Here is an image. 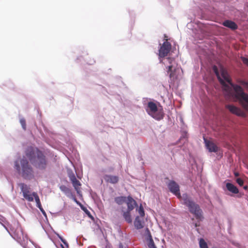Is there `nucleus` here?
Instances as JSON below:
<instances>
[{
	"label": "nucleus",
	"mask_w": 248,
	"mask_h": 248,
	"mask_svg": "<svg viewBox=\"0 0 248 248\" xmlns=\"http://www.w3.org/2000/svg\"><path fill=\"white\" fill-rule=\"evenodd\" d=\"M213 70L222 86L225 97L238 101L242 107L248 111V94L244 92L242 87L232 82L227 71L222 66L219 72L216 65L213 67Z\"/></svg>",
	"instance_id": "nucleus-1"
},
{
	"label": "nucleus",
	"mask_w": 248,
	"mask_h": 248,
	"mask_svg": "<svg viewBox=\"0 0 248 248\" xmlns=\"http://www.w3.org/2000/svg\"><path fill=\"white\" fill-rule=\"evenodd\" d=\"M168 187L171 192L178 198L182 199L183 204L188 207L189 212L195 216L197 219L201 221L203 219L202 211L200 206L195 203L187 194H183L181 197L179 186L174 181L170 182L168 184Z\"/></svg>",
	"instance_id": "nucleus-2"
},
{
	"label": "nucleus",
	"mask_w": 248,
	"mask_h": 248,
	"mask_svg": "<svg viewBox=\"0 0 248 248\" xmlns=\"http://www.w3.org/2000/svg\"><path fill=\"white\" fill-rule=\"evenodd\" d=\"M14 168L17 173L23 178L31 180L34 177V171L28 160L24 157L16 160L14 162Z\"/></svg>",
	"instance_id": "nucleus-3"
},
{
	"label": "nucleus",
	"mask_w": 248,
	"mask_h": 248,
	"mask_svg": "<svg viewBox=\"0 0 248 248\" xmlns=\"http://www.w3.org/2000/svg\"><path fill=\"white\" fill-rule=\"evenodd\" d=\"M21 190L23 193V197L28 202H33L34 198L36 203V206L40 209L43 213L45 214L41 203L39 197L37 193L33 192L32 193L30 192V187L24 183H20L19 185Z\"/></svg>",
	"instance_id": "nucleus-4"
},
{
	"label": "nucleus",
	"mask_w": 248,
	"mask_h": 248,
	"mask_svg": "<svg viewBox=\"0 0 248 248\" xmlns=\"http://www.w3.org/2000/svg\"><path fill=\"white\" fill-rule=\"evenodd\" d=\"M146 111L149 115L158 121L163 119L164 117L163 109L158 108L156 104L152 101L148 103Z\"/></svg>",
	"instance_id": "nucleus-5"
},
{
	"label": "nucleus",
	"mask_w": 248,
	"mask_h": 248,
	"mask_svg": "<svg viewBox=\"0 0 248 248\" xmlns=\"http://www.w3.org/2000/svg\"><path fill=\"white\" fill-rule=\"evenodd\" d=\"M160 62L162 63L166 66L167 73L169 74L170 78H175L174 71L172 70L173 63H175V59L173 58L168 57L159 59Z\"/></svg>",
	"instance_id": "nucleus-6"
},
{
	"label": "nucleus",
	"mask_w": 248,
	"mask_h": 248,
	"mask_svg": "<svg viewBox=\"0 0 248 248\" xmlns=\"http://www.w3.org/2000/svg\"><path fill=\"white\" fill-rule=\"evenodd\" d=\"M13 231V237L19 243L24 242L27 239V235L24 234L20 226L17 225Z\"/></svg>",
	"instance_id": "nucleus-7"
},
{
	"label": "nucleus",
	"mask_w": 248,
	"mask_h": 248,
	"mask_svg": "<svg viewBox=\"0 0 248 248\" xmlns=\"http://www.w3.org/2000/svg\"><path fill=\"white\" fill-rule=\"evenodd\" d=\"M165 40V41L159 49L158 56L159 59L167 56L171 48V45L168 42V39L166 38Z\"/></svg>",
	"instance_id": "nucleus-8"
},
{
	"label": "nucleus",
	"mask_w": 248,
	"mask_h": 248,
	"mask_svg": "<svg viewBox=\"0 0 248 248\" xmlns=\"http://www.w3.org/2000/svg\"><path fill=\"white\" fill-rule=\"evenodd\" d=\"M36 167L40 169H45L46 166V157L42 152H38Z\"/></svg>",
	"instance_id": "nucleus-9"
},
{
	"label": "nucleus",
	"mask_w": 248,
	"mask_h": 248,
	"mask_svg": "<svg viewBox=\"0 0 248 248\" xmlns=\"http://www.w3.org/2000/svg\"><path fill=\"white\" fill-rule=\"evenodd\" d=\"M38 152H41L37 148L32 147H29L26 150L25 154L27 157L30 161H32L36 156H38Z\"/></svg>",
	"instance_id": "nucleus-10"
},
{
	"label": "nucleus",
	"mask_w": 248,
	"mask_h": 248,
	"mask_svg": "<svg viewBox=\"0 0 248 248\" xmlns=\"http://www.w3.org/2000/svg\"><path fill=\"white\" fill-rule=\"evenodd\" d=\"M225 108L232 114H235L238 116H245V113L240 108L232 105H226Z\"/></svg>",
	"instance_id": "nucleus-11"
},
{
	"label": "nucleus",
	"mask_w": 248,
	"mask_h": 248,
	"mask_svg": "<svg viewBox=\"0 0 248 248\" xmlns=\"http://www.w3.org/2000/svg\"><path fill=\"white\" fill-rule=\"evenodd\" d=\"M104 179L106 183L111 184H116L119 181V177L116 175L106 174L104 176Z\"/></svg>",
	"instance_id": "nucleus-12"
},
{
	"label": "nucleus",
	"mask_w": 248,
	"mask_h": 248,
	"mask_svg": "<svg viewBox=\"0 0 248 248\" xmlns=\"http://www.w3.org/2000/svg\"><path fill=\"white\" fill-rule=\"evenodd\" d=\"M206 146L210 152H217L218 148L217 146L213 142L205 140Z\"/></svg>",
	"instance_id": "nucleus-13"
},
{
	"label": "nucleus",
	"mask_w": 248,
	"mask_h": 248,
	"mask_svg": "<svg viewBox=\"0 0 248 248\" xmlns=\"http://www.w3.org/2000/svg\"><path fill=\"white\" fill-rule=\"evenodd\" d=\"M126 204L127 206V210L132 211L135 207L137 205L136 202L130 196L127 197Z\"/></svg>",
	"instance_id": "nucleus-14"
},
{
	"label": "nucleus",
	"mask_w": 248,
	"mask_h": 248,
	"mask_svg": "<svg viewBox=\"0 0 248 248\" xmlns=\"http://www.w3.org/2000/svg\"><path fill=\"white\" fill-rule=\"evenodd\" d=\"M71 180L75 189L78 193H79L80 191V186L81 185L79 181L77 179L74 175L71 177Z\"/></svg>",
	"instance_id": "nucleus-15"
},
{
	"label": "nucleus",
	"mask_w": 248,
	"mask_h": 248,
	"mask_svg": "<svg viewBox=\"0 0 248 248\" xmlns=\"http://www.w3.org/2000/svg\"><path fill=\"white\" fill-rule=\"evenodd\" d=\"M226 188L228 191L233 194L239 193V190L236 186L232 183H227L226 185Z\"/></svg>",
	"instance_id": "nucleus-16"
},
{
	"label": "nucleus",
	"mask_w": 248,
	"mask_h": 248,
	"mask_svg": "<svg viewBox=\"0 0 248 248\" xmlns=\"http://www.w3.org/2000/svg\"><path fill=\"white\" fill-rule=\"evenodd\" d=\"M223 25L232 30H235L237 28V25L233 21L226 20L223 23Z\"/></svg>",
	"instance_id": "nucleus-17"
},
{
	"label": "nucleus",
	"mask_w": 248,
	"mask_h": 248,
	"mask_svg": "<svg viewBox=\"0 0 248 248\" xmlns=\"http://www.w3.org/2000/svg\"><path fill=\"white\" fill-rule=\"evenodd\" d=\"M134 224L135 228L138 230L142 229L143 227L142 221L140 220L139 217H136Z\"/></svg>",
	"instance_id": "nucleus-18"
},
{
	"label": "nucleus",
	"mask_w": 248,
	"mask_h": 248,
	"mask_svg": "<svg viewBox=\"0 0 248 248\" xmlns=\"http://www.w3.org/2000/svg\"><path fill=\"white\" fill-rule=\"evenodd\" d=\"M131 211L127 210L126 212H124L123 217L125 219V221L128 223H131L132 220L130 215Z\"/></svg>",
	"instance_id": "nucleus-19"
},
{
	"label": "nucleus",
	"mask_w": 248,
	"mask_h": 248,
	"mask_svg": "<svg viewBox=\"0 0 248 248\" xmlns=\"http://www.w3.org/2000/svg\"><path fill=\"white\" fill-rule=\"evenodd\" d=\"M147 231L149 233V242L148 243V246L149 248H156L155 247L154 242L152 239L151 233H150L149 230L148 228L146 229Z\"/></svg>",
	"instance_id": "nucleus-20"
},
{
	"label": "nucleus",
	"mask_w": 248,
	"mask_h": 248,
	"mask_svg": "<svg viewBox=\"0 0 248 248\" xmlns=\"http://www.w3.org/2000/svg\"><path fill=\"white\" fill-rule=\"evenodd\" d=\"M237 82L242 85L246 91L248 92V81L242 79H238Z\"/></svg>",
	"instance_id": "nucleus-21"
},
{
	"label": "nucleus",
	"mask_w": 248,
	"mask_h": 248,
	"mask_svg": "<svg viewBox=\"0 0 248 248\" xmlns=\"http://www.w3.org/2000/svg\"><path fill=\"white\" fill-rule=\"evenodd\" d=\"M126 199L125 197H117L115 198L114 201L117 204L121 205L126 202Z\"/></svg>",
	"instance_id": "nucleus-22"
},
{
	"label": "nucleus",
	"mask_w": 248,
	"mask_h": 248,
	"mask_svg": "<svg viewBox=\"0 0 248 248\" xmlns=\"http://www.w3.org/2000/svg\"><path fill=\"white\" fill-rule=\"evenodd\" d=\"M199 245L200 248H208L206 242L203 239H200L199 241Z\"/></svg>",
	"instance_id": "nucleus-23"
},
{
	"label": "nucleus",
	"mask_w": 248,
	"mask_h": 248,
	"mask_svg": "<svg viewBox=\"0 0 248 248\" xmlns=\"http://www.w3.org/2000/svg\"><path fill=\"white\" fill-rule=\"evenodd\" d=\"M138 211L140 217H143L144 216L145 214L144 209L141 205L140 206L138 210Z\"/></svg>",
	"instance_id": "nucleus-24"
},
{
	"label": "nucleus",
	"mask_w": 248,
	"mask_h": 248,
	"mask_svg": "<svg viewBox=\"0 0 248 248\" xmlns=\"http://www.w3.org/2000/svg\"><path fill=\"white\" fill-rule=\"evenodd\" d=\"M20 123L22 125V127L24 130L26 129V120L24 118H21L20 119Z\"/></svg>",
	"instance_id": "nucleus-25"
},
{
	"label": "nucleus",
	"mask_w": 248,
	"mask_h": 248,
	"mask_svg": "<svg viewBox=\"0 0 248 248\" xmlns=\"http://www.w3.org/2000/svg\"><path fill=\"white\" fill-rule=\"evenodd\" d=\"M236 181L237 182V183L240 186H242L243 184H244V181L243 180L240 178H237L236 180Z\"/></svg>",
	"instance_id": "nucleus-26"
},
{
	"label": "nucleus",
	"mask_w": 248,
	"mask_h": 248,
	"mask_svg": "<svg viewBox=\"0 0 248 248\" xmlns=\"http://www.w3.org/2000/svg\"><path fill=\"white\" fill-rule=\"evenodd\" d=\"M241 60H242L243 62L245 65H246L247 66H248V59L246 58H245V57H242L241 58Z\"/></svg>",
	"instance_id": "nucleus-27"
},
{
	"label": "nucleus",
	"mask_w": 248,
	"mask_h": 248,
	"mask_svg": "<svg viewBox=\"0 0 248 248\" xmlns=\"http://www.w3.org/2000/svg\"><path fill=\"white\" fill-rule=\"evenodd\" d=\"M60 240H61V241L64 244V245L67 247L68 248V244L67 243V242L61 236H60L59 237Z\"/></svg>",
	"instance_id": "nucleus-28"
},
{
	"label": "nucleus",
	"mask_w": 248,
	"mask_h": 248,
	"mask_svg": "<svg viewBox=\"0 0 248 248\" xmlns=\"http://www.w3.org/2000/svg\"><path fill=\"white\" fill-rule=\"evenodd\" d=\"M84 211H85V212L86 213V214L88 215V216H89V217H92V216H91V214H90V212H89L88 210H87V209H86V210H84Z\"/></svg>",
	"instance_id": "nucleus-29"
},
{
	"label": "nucleus",
	"mask_w": 248,
	"mask_h": 248,
	"mask_svg": "<svg viewBox=\"0 0 248 248\" xmlns=\"http://www.w3.org/2000/svg\"><path fill=\"white\" fill-rule=\"evenodd\" d=\"M234 176H235V177H237V176H238L239 175V173H238V172H235L234 173Z\"/></svg>",
	"instance_id": "nucleus-30"
},
{
	"label": "nucleus",
	"mask_w": 248,
	"mask_h": 248,
	"mask_svg": "<svg viewBox=\"0 0 248 248\" xmlns=\"http://www.w3.org/2000/svg\"><path fill=\"white\" fill-rule=\"evenodd\" d=\"M200 226V224H199V223H196L195 224V226L196 227H198V226Z\"/></svg>",
	"instance_id": "nucleus-31"
},
{
	"label": "nucleus",
	"mask_w": 248,
	"mask_h": 248,
	"mask_svg": "<svg viewBox=\"0 0 248 248\" xmlns=\"http://www.w3.org/2000/svg\"><path fill=\"white\" fill-rule=\"evenodd\" d=\"M243 188L244 189L247 190L248 188V186H245Z\"/></svg>",
	"instance_id": "nucleus-32"
},
{
	"label": "nucleus",
	"mask_w": 248,
	"mask_h": 248,
	"mask_svg": "<svg viewBox=\"0 0 248 248\" xmlns=\"http://www.w3.org/2000/svg\"><path fill=\"white\" fill-rule=\"evenodd\" d=\"M62 248H65L62 245Z\"/></svg>",
	"instance_id": "nucleus-33"
}]
</instances>
